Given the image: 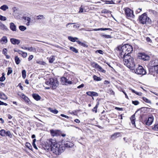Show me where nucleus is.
<instances>
[{
  "mask_svg": "<svg viewBox=\"0 0 158 158\" xmlns=\"http://www.w3.org/2000/svg\"><path fill=\"white\" fill-rule=\"evenodd\" d=\"M46 145L50 148L51 152L56 155H59L65 150V147L62 144L58 143L55 139H50L47 140Z\"/></svg>",
  "mask_w": 158,
  "mask_h": 158,
  "instance_id": "f257e3e1",
  "label": "nucleus"
},
{
  "mask_svg": "<svg viewBox=\"0 0 158 158\" xmlns=\"http://www.w3.org/2000/svg\"><path fill=\"white\" fill-rule=\"evenodd\" d=\"M116 50L119 51V55L120 57L122 58L125 56L129 55L133 51L132 46L128 44L124 45L122 46H118Z\"/></svg>",
  "mask_w": 158,
  "mask_h": 158,
  "instance_id": "f03ea898",
  "label": "nucleus"
},
{
  "mask_svg": "<svg viewBox=\"0 0 158 158\" xmlns=\"http://www.w3.org/2000/svg\"><path fill=\"white\" fill-rule=\"evenodd\" d=\"M124 65L131 69L134 70L135 68V64L133 58L130 55L123 57Z\"/></svg>",
  "mask_w": 158,
  "mask_h": 158,
  "instance_id": "7ed1b4c3",
  "label": "nucleus"
},
{
  "mask_svg": "<svg viewBox=\"0 0 158 158\" xmlns=\"http://www.w3.org/2000/svg\"><path fill=\"white\" fill-rule=\"evenodd\" d=\"M58 83L57 80L54 78H50L46 81L44 85L46 89H49L51 88L55 89L58 86Z\"/></svg>",
  "mask_w": 158,
  "mask_h": 158,
  "instance_id": "20e7f679",
  "label": "nucleus"
},
{
  "mask_svg": "<svg viewBox=\"0 0 158 158\" xmlns=\"http://www.w3.org/2000/svg\"><path fill=\"white\" fill-rule=\"evenodd\" d=\"M139 18L140 23L143 24H150L151 22V19L148 17L146 13L140 15Z\"/></svg>",
  "mask_w": 158,
  "mask_h": 158,
  "instance_id": "39448f33",
  "label": "nucleus"
},
{
  "mask_svg": "<svg viewBox=\"0 0 158 158\" xmlns=\"http://www.w3.org/2000/svg\"><path fill=\"white\" fill-rule=\"evenodd\" d=\"M123 10L125 11V15L127 18L131 19L134 18L135 15L133 10L127 7L124 8Z\"/></svg>",
  "mask_w": 158,
  "mask_h": 158,
  "instance_id": "423d86ee",
  "label": "nucleus"
},
{
  "mask_svg": "<svg viewBox=\"0 0 158 158\" xmlns=\"http://www.w3.org/2000/svg\"><path fill=\"white\" fill-rule=\"evenodd\" d=\"M150 67L149 68L150 71L154 72L158 69V59H156L151 61Z\"/></svg>",
  "mask_w": 158,
  "mask_h": 158,
  "instance_id": "0eeeda50",
  "label": "nucleus"
},
{
  "mask_svg": "<svg viewBox=\"0 0 158 158\" xmlns=\"http://www.w3.org/2000/svg\"><path fill=\"white\" fill-rule=\"evenodd\" d=\"M135 72L138 75H144L146 73V71L141 66H139L135 71Z\"/></svg>",
  "mask_w": 158,
  "mask_h": 158,
  "instance_id": "6e6552de",
  "label": "nucleus"
},
{
  "mask_svg": "<svg viewBox=\"0 0 158 158\" xmlns=\"http://www.w3.org/2000/svg\"><path fill=\"white\" fill-rule=\"evenodd\" d=\"M61 80L62 84L64 85H67L68 84H71L72 83L71 81L69 80L68 79L64 77H62L61 78Z\"/></svg>",
  "mask_w": 158,
  "mask_h": 158,
  "instance_id": "1a4fd4ad",
  "label": "nucleus"
},
{
  "mask_svg": "<svg viewBox=\"0 0 158 158\" xmlns=\"http://www.w3.org/2000/svg\"><path fill=\"white\" fill-rule=\"evenodd\" d=\"M139 58L143 60H148L150 59V56L144 53H141L139 56Z\"/></svg>",
  "mask_w": 158,
  "mask_h": 158,
  "instance_id": "9d476101",
  "label": "nucleus"
},
{
  "mask_svg": "<svg viewBox=\"0 0 158 158\" xmlns=\"http://www.w3.org/2000/svg\"><path fill=\"white\" fill-rule=\"evenodd\" d=\"M154 120V117L152 115H151L149 116L148 119L146 121V125L150 126Z\"/></svg>",
  "mask_w": 158,
  "mask_h": 158,
  "instance_id": "9b49d317",
  "label": "nucleus"
},
{
  "mask_svg": "<svg viewBox=\"0 0 158 158\" xmlns=\"http://www.w3.org/2000/svg\"><path fill=\"white\" fill-rule=\"evenodd\" d=\"M10 41L11 43L14 45H19L20 42V41L19 40L15 38H11Z\"/></svg>",
  "mask_w": 158,
  "mask_h": 158,
  "instance_id": "f8f14e48",
  "label": "nucleus"
},
{
  "mask_svg": "<svg viewBox=\"0 0 158 158\" xmlns=\"http://www.w3.org/2000/svg\"><path fill=\"white\" fill-rule=\"evenodd\" d=\"M73 143H72L70 142H69V141H67V142H66L64 143V145H63V146L64 147H65V148H72L73 147Z\"/></svg>",
  "mask_w": 158,
  "mask_h": 158,
  "instance_id": "ddd939ff",
  "label": "nucleus"
},
{
  "mask_svg": "<svg viewBox=\"0 0 158 158\" xmlns=\"http://www.w3.org/2000/svg\"><path fill=\"white\" fill-rule=\"evenodd\" d=\"M86 94L90 96H98V94L94 91H88L86 93Z\"/></svg>",
  "mask_w": 158,
  "mask_h": 158,
  "instance_id": "4468645a",
  "label": "nucleus"
},
{
  "mask_svg": "<svg viewBox=\"0 0 158 158\" xmlns=\"http://www.w3.org/2000/svg\"><path fill=\"white\" fill-rule=\"evenodd\" d=\"M10 30L13 31H16V27L15 24L13 23H10Z\"/></svg>",
  "mask_w": 158,
  "mask_h": 158,
  "instance_id": "2eb2a0df",
  "label": "nucleus"
},
{
  "mask_svg": "<svg viewBox=\"0 0 158 158\" xmlns=\"http://www.w3.org/2000/svg\"><path fill=\"white\" fill-rule=\"evenodd\" d=\"M23 19L25 20V22H27V23H26V25L29 26L30 25L31 18L27 17H23Z\"/></svg>",
  "mask_w": 158,
  "mask_h": 158,
  "instance_id": "dca6fc26",
  "label": "nucleus"
},
{
  "mask_svg": "<svg viewBox=\"0 0 158 158\" xmlns=\"http://www.w3.org/2000/svg\"><path fill=\"white\" fill-rule=\"evenodd\" d=\"M0 43L2 44H6L8 40L6 36H3L0 40Z\"/></svg>",
  "mask_w": 158,
  "mask_h": 158,
  "instance_id": "f3484780",
  "label": "nucleus"
},
{
  "mask_svg": "<svg viewBox=\"0 0 158 158\" xmlns=\"http://www.w3.org/2000/svg\"><path fill=\"white\" fill-rule=\"evenodd\" d=\"M131 123L133 126H135V114L132 115L130 118Z\"/></svg>",
  "mask_w": 158,
  "mask_h": 158,
  "instance_id": "a211bd4d",
  "label": "nucleus"
},
{
  "mask_svg": "<svg viewBox=\"0 0 158 158\" xmlns=\"http://www.w3.org/2000/svg\"><path fill=\"white\" fill-rule=\"evenodd\" d=\"M0 28L2 30L7 31L8 29L7 27L1 22L0 21Z\"/></svg>",
  "mask_w": 158,
  "mask_h": 158,
  "instance_id": "6ab92c4d",
  "label": "nucleus"
},
{
  "mask_svg": "<svg viewBox=\"0 0 158 158\" xmlns=\"http://www.w3.org/2000/svg\"><path fill=\"white\" fill-rule=\"evenodd\" d=\"M94 31H106L109 30L110 31H112V30L110 28H100L98 29H94L93 30Z\"/></svg>",
  "mask_w": 158,
  "mask_h": 158,
  "instance_id": "aec40b11",
  "label": "nucleus"
},
{
  "mask_svg": "<svg viewBox=\"0 0 158 158\" xmlns=\"http://www.w3.org/2000/svg\"><path fill=\"white\" fill-rule=\"evenodd\" d=\"M32 96L37 101L39 100L40 99V97L38 94H33Z\"/></svg>",
  "mask_w": 158,
  "mask_h": 158,
  "instance_id": "412c9836",
  "label": "nucleus"
},
{
  "mask_svg": "<svg viewBox=\"0 0 158 158\" xmlns=\"http://www.w3.org/2000/svg\"><path fill=\"white\" fill-rule=\"evenodd\" d=\"M106 92L110 94L114 95V92L111 89H105Z\"/></svg>",
  "mask_w": 158,
  "mask_h": 158,
  "instance_id": "4be33fe9",
  "label": "nucleus"
},
{
  "mask_svg": "<svg viewBox=\"0 0 158 158\" xmlns=\"http://www.w3.org/2000/svg\"><path fill=\"white\" fill-rule=\"evenodd\" d=\"M96 69L98 71L101 72L105 73L106 72V70L104 69L101 66L99 65L98 66Z\"/></svg>",
  "mask_w": 158,
  "mask_h": 158,
  "instance_id": "5701e85b",
  "label": "nucleus"
},
{
  "mask_svg": "<svg viewBox=\"0 0 158 158\" xmlns=\"http://www.w3.org/2000/svg\"><path fill=\"white\" fill-rule=\"evenodd\" d=\"M150 92L158 96V97H157L155 96H153V97L155 98L156 99H158V90L150 91Z\"/></svg>",
  "mask_w": 158,
  "mask_h": 158,
  "instance_id": "b1692460",
  "label": "nucleus"
},
{
  "mask_svg": "<svg viewBox=\"0 0 158 158\" xmlns=\"http://www.w3.org/2000/svg\"><path fill=\"white\" fill-rule=\"evenodd\" d=\"M48 109L51 112L55 114H57L58 112V110L56 109H53L51 108H49Z\"/></svg>",
  "mask_w": 158,
  "mask_h": 158,
  "instance_id": "393cba45",
  "label": "nucleus"
},
{
  "mask_svg": "<svg viewBox=\"0 0 158 158\" xmlns=\"http://www.w3.org/2000/svg\"><path fill=\"white\" fill-rule=\"evenodd\" d=\"M50 133L52 136H55L57 135L58 132L56 130H50Z\"/></svg>",
  "mask_w": 158,
  "mask_h": 158,
  "instance_id": "a878e982",
  "label": "nucleus"
},
{
  "mask_svg": "<svg viewBox=\"0 0 158 158\" xmlns=\"http://www.w3.org/2000/svg\"><path fill=\"white\" fill-rule=\"evenodd\" d=\"M120 133H116L114 134L113 135H111V138L112 139H114L117 137H118L119 136Z\"/></svg>",
  "mask_w": 158,
  "mask_h": 158,
  "instance_id": "bb28decb",
  "label": "nucleus"
},
{
  "mask_svg": "<svg viewBox=\"0 0 158 158\" xmlns=\"http://www.w3.org/2000/svg\"><path fill=\"white\" fill-rule=\"evenodd\" d=\"M129 89L130 90H131V91L132 92V93H135L136 95H137L139 96L142 95V93L141 92H138L135 91L134 89H131V88H129Z\"/></svg>",
  "mask_w": 158,
  "mask_h": 158,
  "instance_id": "cd10ccee",
  "label": "nucleus"
},
{
  "mask_svg": "<svg viewBox=\"0 0 158 158\" xmlns=\"http://www.w3.org/2000/svg\"><path fill=\"white\" fill-rule=\"evenodd\" d=\"M8 7L6 5H4L2 6L0 9L3 11H5L8 9Z\"/></svg>",
  "mask_w": 158,
  "mask_h": 158,
  "instance_id": "c85d7f7f",
  "label": "nucleus"
},
{
  "mask_svg": "<svg viewBox=\"0 0 158 158\" xmlns=\"http://www.w3.org/2000/svg\"><path fill=\"white\" fill-rule=\"evenodd\" d=\"M99 102H98L97 103V104L96 105L95 107L94 108L92 109V111L93 112L95 111L96 113L97 112V108L98 107V106L99 105Z\"/></svg>",
  "mask_w": 158,
  "mask_h": 158,
  "instance_id": "c756f323",
  "label": "nucleus"
},
{
  "mask_svg": "<svg viewBox=\"0 0 158 158\" xmlns=\"http://www.w3.org/2000/svg\"><path fill=\"white\" fill-rule=\"evenodd\" d=\"M15 62L16 64H18L20 62L21 60L18 56H15Z\"/></svg>",
  "mask_w": 158,
  "mask_h": 158,
  "instance_id": "7c9ffc66",
  "label": "nucleus"
},
{
  "mask_svg": "<svg viewBox=\"0 0 158 158\" xmlns=\"http://www.w3.org/2000/svg\"><path fill=\"white\" fill-rule=\"evenodd\" d=\"M68 39L71 41L74 42L76 41V40H77L78 38L77 37L74 38L72 36H69L68 37Z\"/></svg>",
  "mask_w": 158,
  "mask_h": 158,
  "instance_id": "2f4dec72",
  "label": "nucleus"
},
{
  "mask_svg": "<svg viewBox=\"0 0 158 158\" xmlns=\"http://www.w3.org/2000/svg\"><path fill=\"white\" fill-rule=\"evenodd\" d=\"M143 100L144 102H145L147 103L150 104H151L152 103L151 101L145 97H143Z\"/></svg>",
  "mask_w": 158,
  "mask_h": 158,
  "instance_id": "473e14b6",
  "label": "nucleus"
},
{
  "mask_svg": "<svg viewBox=\"0 0 158 158\" xmlns=\"http://www.w3.org/2000/svg\"><path fill=\"white\" fill-rule=\"evenodd\" d=\"M5 135L6 136H8L10 138H12V135L11 134L10 131H6Z\"/></svg>",
  "mask_w": 158,
  "mask_h": 158,
  "instance_id": "72a5a7b5",
  "label": "nucleus"
},
{
  "mask_svg": "<svg viewBox=\"0 0 158 158\" xmlns=\"http://www.w3.org/2000/svg\"><path fill=\"white\" fill-rule=\"evenodd\" d=\"M153 129L155 131H158V122L154 124Z\"/></svg>",
  "mask_w": 158,
  "mask_h": 158,
  "instance_id": "f704fd0d",
  "label": "nucleus"
},
{
  "mask_svg": "<svg viewBox=\"0 0 158 158\" xmlns=\"http://www.w3.org/2000/svg\"><path fill=\"white\" fill-rule=\"evenodd\" d=\"M6 131L3 129H2L0 131V135L2 136H5Z\"/></svg>",
  "mask_w": 158,
  "mask_h": 158,
  "instance_id": "c9c22d12",
  "label": "nucleus"
},
{
  "mask_svg": "<svg viewBox=\"0 0 158 158\" xmlns=\"http://www.w3.org/2000/svg\"><path fill=\"white\" fill-rule=\"evenodd\" d=\"M0 98L5 99H7L6 96L3 93H1L0 94Z\"/></svg>",
  "mask_w": 158,
  "mask_h": 158,
  "instance_id": "e433bc0d",
  "label": "nucleus"
},
{
  "mask_svg": "<svg viewBox=\"0 0 158 158\" xmlns=\"http://www.w3.org/2000/svg\"><path fill=\"white\" fill-rule=\"evenodd\" d=\"M102 37L106 39H111L112 38L111 36L110 35H102Z\"/></svg>",
  "mask_w": 158,
  "mask_h": 158,
  "instance_id": "4c0bfd02",
  "label": "nucleus"
},
{
  "mask_svg": "<svg viewBox=\"0 0 158 158\" xmlns=\"http://www.w3.org/2000/svg\"><path fill=\"white\" fill-rule=\"evenodd\" d=\"M70 50L76 53H77L78 52V50L75 48L71 47H70Z\"/></svg>",
  "mask_w": 158,
  "mask_h": 158,
  "instance_id": "58836bf2",
  "label": "nucleus"
},
{
  "mask_svg": "<svg viewBox=\"0 0 158 158\" xmlns=\"http://www.w3.org/2000/svg\"><path fill=\"white\" fill-rule=\"evenodd\" d=\"M19 28L20 30L22 31H23L27 29L26 27L24 26H19Z\"/></svg>",
  "mask_w": 158,
  "mask_h": 158,
  "instance_id": "ea45409f",
  "label": "nucleus"
},
{
  "mask_svg": "<svg viewBox=\"0 0 158 158\" xmlns=\"http://www.w3.org/2000/svg\"><path fill=\"white\" fill-rule=\"evenodd\" d=\"M93 78L94 80L97 81H100L101 80V79L100 77H98L96 75H94L93 76Z\"/></svg>",
  "mask_w": 158,
  "mask_h": 158,
  "instance_id": "a19ab883",
  "label": "nucleus"
},
{
  "mask_svg": "<svg viewBox=\"0 0 158 158\" xmlns=\"http://www.w3.org/2000/svg\"><path fill=\"white\" fill-rule=\"evenodd\" d=\"M55 60V57L54 56H51L49 58V62L50 63L53 62Z\"/></svg>",
  "mask_w": 158,
  "mask_h": 158,
  "instance_id": "79ce46f5",
  "label": "nucleus"
},
{
  "mask_svg": "<svg viewBox=\"0 0 158 158\" xmlns=\"http://www.w3.org/2000/svg\"><path fill=\"white\" fill-rule=\"evenodd\" d=\"M92 66L94 68L96 69L97 68L98 66L99 65L96 63L95 62H93L91 63Z\"/></svg>",
  "mask_w": 158,
  "mask_h": 158,
  "instance_id": "37998d69",
  "label": "nucleus"
},
{
  "mask_svg": "<svg viewBox=\"0 0 158 158\" xmlns=\"http://www.w3.org/2000/svg\"><path fill=\"white\" fill-rule=\"evenodd\" d=\"M28 50L30 52L32 51L33 52H35L36 51L35 48L33 47H28Z\"/></svg>",
  "mask_w": 158,
  "mask_h": 158,
  "instance_id": "c03bdc74",
  "label": "nucleus"
},
{
  "mask_svg": "<svg viewBox=\"0 0 158 158\" xmlns=\"http://www.w3.org/2000/svg\"><path fill=\"white\" fill-rule=\"evenodd\" d=\"M25 102L28 103V104H29L31 102L30 100L28 98L25 96V97L23 99Z\"/></svg>",
  "mask_w": 158,
  "mask_h": 158,
  "instance_id": "a18cd8bd",
  "label": "nucleus"
},
{
  "mask_svg": "<svg viewBox=\"0 0 158 158\" xmlns=\"http://www.w3.org/2000/svg\"><path fill=\"white\" fill-rule=\"evenodd\" d=\"M22 75L23 78L24 79L26 77V71L25 70H23L22 71Z\"/></svg>",
  "mask_w": 158,
  "mask_h": 158,
  "instance_id": "49530a36",
  "label": "nucleus"
},
{
  "mask_svg": "<svg viewBox=\"0 0 158 158\" xmlns=\"http://www.w3.org/2000/svg\"><path fill=\"white\" fill-rule=\"evenodd\" d=\"M26 146L30 149H31L32 148V147L31 144L28 143H26Z\"/></svg>",
  "mask_w": 158,
  "mask_h": 158,
  "instance_id": "de8ad7c7",
  "label": "nucleus"
},
{
  "mask_svg": "<svg viewBox=\"0 0 158 158\" xmlns=\"http://www.w3.org/2000/svg\"><path fill=\"white\" fill-rule=\"evenodd\" d=\"M0 20L3 21H6V17L0 15Z\"/></svg>",
  "mask_w": 158,
  "mask_h": 158,
  "instance_id": "09e8293b",
  "label": "nucleus"
},
{
  "mask_svg": "<svg viewBox=\"0 0 158 158\" xmlns=\"http://www.w3.org/2000/svg\"><path fill=\"white\" fill-rule=\"evenodd\" d=\"M84 7L82 6H81L79 10V12L80 13H82L84 12Z\"/></svg>",
  "mask_w": 158,
  "mask_h": 158,
  "instance_id": "8fccbe9b",
  "label": "nucleus"
},
{
  "mask_svg": "<svg viewBox=\"0 0 158 158\" xmlns=\"http://www.w3.org/2000/svg\"><path fill=\"white\" fill-rule=\"evenodd\" d=\"M132 103L135 105H137L139 104V102L138 101H132Z\"/></svg>",
  "mask_w": 158,
  "mask_h": 158,
  "instance_id": "3c124183",
  "label": "nucleus"
},
{
  "mask_svg": "<svg viewBox=\"0 0 158 158\" xmlns=\"http://www.w3.org/2000/svg\"><path fill=\"white\" fill-rule=\"evenodd\" d=\"M21 55L23 58H26L27 56V54L26 52H23Z\"/></svg>",
  "mask_w": 158,
  "mask_h": 158,
  "instance_id": "603ef678",
  "label": "nucleus"
},
{
  "mask_svg": "<svg viewBox=\"0 0 158 158\" xmlns=\"http://www.w3.org/2000/svg\"><path fill=\"white\" fill-rule=\"evenodd\" d=\"M36 63L38 64H40L43 65H44L45 63L43 61H37Z\"/></svg>",
  "mask_w": 158,
  "mask_h": 158,
  "instance_id": "864d4df0",
  "label": "nucleus"
},
{
  "mask_svg": "<svg viewBox=\"0 0 158 158\" xmlns=\"http://www.w3.org/2000/svg\"><path fill=\"white\" fill-rule=\"evenodd\" d=\"M7 49L6 48H4L2 52L5 55H6V54H7Z\"/></svg>",
  "mask_w": 158,
  "mask_h": 158,
  "instance_id": "5fc2aeb1",
  "label": "nucleus"
},
{
  "mask_svg": "<svg viewBox=\"0 0 158 158\" xmlns=\"http://www.w3.org/2000/svg\"><path fill=\"white\" fill-rule=\"evenodd\" d=\"M44 17V16L43 15H40L38 16H37V19H41L42 18H43Z\"/></svg>",
  "mask_w": 158,
  "mask_h": 158,
  "instance_id": "6e6d98bb",
  "label": "nucleus"
},
{
  "mask_svg": "<svg viewBox=\"0 0 158 158\" xmlns=\"http://www.w3.org/2000/svg\"><path fill=\"white\" fill-rule=\"evenodd\" d=\"M18 95L20 97H21L23 99V98H24L26 96L24 94L22 93L19 94Z\"/></svg>",
  "mask_w": 158,
  "mask_h": 158,
  "instance_id": "4d7b16f0",
  "label": "nucleus"
},
{
  "mask_svg": "<svg viewBox=\"0 0 158 158\" xmlns=\"http://www.w3.org/2000/svg\"><path fill=\"white\" fill-rule=\"evenodd\" d=\"M5 79V77H4V76H2L0 78V81H4Z\"/></svg>",
  "mask_w": 158,
  "mask_h": 158,
  "instance_id": "13d9d810",
  "label": "nucleus"
},
{
  "mask_svg": "<svg viewBox=\"0 0 158 158\" xmlns=\"http://www.w3.org/2000/svg\"><path fill=\"white\" fill-rule=\"evenodd\" d=\"M109 11L106 9H104L102 10V12L104 13H107L109 12Z\"/></svg>",
  "mask_w": 158,
  "mask_h": 158,
  "instance_id": "bf43d9fd",
  "label": "nucleus"
},
{
  "mask_svg": "<svg viewBox=\"0 0 158 158\" xmlns=\"http://www.w3.org/2000/svg\"><path fill=\"white\" fill-rule=\"evenodd\" d=\"M33 58V56L32 55H31L28 58V60L29 61H30Z\"/></svg>",
  "mask_w": 158,
  "mask_h": 158,
  "instance_id": "052dcab7",
  "label": "nucleus"
},
{
  "mask_svg": "<svg viewBox=\"0 0 158 158\" xmlns=\"http://www.w3.org/2000/svg\"><path fill=\"white\" fill-rule=\"evenodd\" d=\"M12 72V70L10 69V68H9V69L8 70L7 72V75H9L10 74H11Z\"/></svg>",
  "mask_w": 158,
  "mask_h": 158,
  "instance_id": "680f3d73",
  "label": "nucleus"
},
{
  "mask_svg": "<svg viewBox=\"0 0 158 158\" xmlns=\"http://www.w3.org/2000/svg\"><path fill=\"white\" fill-rule=\"evenodd\" d=\"M96 52H98V53L100 54H103V51L101 50H98L96 51Z\"/></svg>",
  "mask_w": 158,
  "mask_h": 158,
  "instance_id": "e2e57ef3",
  "label": "nucleus"
},
{
  "mask_svg": "<svg viewBox=\"0 0 158 158\" xmlns=\"http://www.w3.org/2000/svg\"><path fill=\"white\" fill-rule=\"evenodd\" d=\"M141 10H142L141 9L138 8L136 10V13L137 14L139 13H140L141 11Z\"/></svg>",
  "mask_w": 158,
  "mask_h": 158,
  "instance_id": "0e129e2a",
  "label": "nucleus"
},
{
  "mask_svg": "<svg viewBox=\"0 0 158 158\" xmlns=\"http://www.w3.org/2000/svg\"><path fill=\"white\" fill-rule=\"evenodd\" d=\"M60 116L62 117H65L67 118H69V117L67 115H66L63 114H60Z\"/></svg>",
  "mask_w": 158,
  "mask_h": 158,
  "instance_id": "69168bd1",
  "label": "nucleus"
},
{
  "mask_svg": "<svg viewBox=\"0 0 158 158\" xmlns=\"http://www.w3.org/2000/svg\"><path fill=\"white\" fill-rule=\"evenodd\" d=\"M84 85L83 84H82L81 85H79V86H78L77 88L78 89H79V88H82V87H84Z\"/></svg>",
  "mask_w": 158,
  "mask_h": 158,
  "instance_id": "338daca9",
  "label": "nucleus"
},
{
  "mask_svg": "<svg viewBox=\"0 0 158 158\" xmlns=\"http://www.w3.org/2000/svg\"><path fill=\"white\" fill-rule=\"evenodd\" d=\"M81 45L83 46L84 47H87V46L85 44V43H81Z\"/></svg>",
  "mask_w": 158,
  "mask_h": 158,
  "instance_id": "774afa93",
  "label": "nucleus"
}]
</instances>
